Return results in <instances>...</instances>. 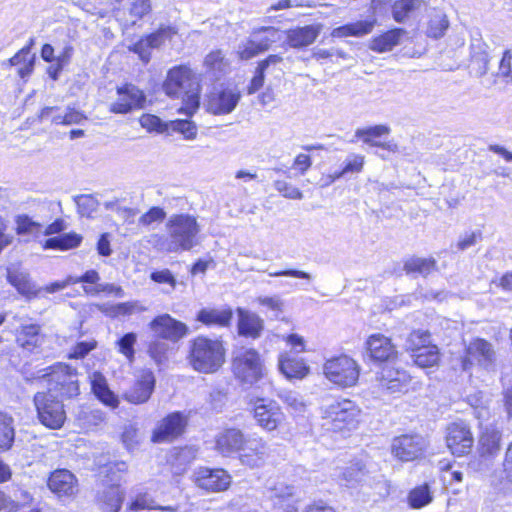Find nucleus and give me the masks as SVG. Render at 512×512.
<instances>
[{"mask_svg":"<svg viewBox=\"0 0 512 512\" xmlns=\"http://www.w3.org/2000/svg\"><path fill=\"white\" fill-rule=\"evenodd\" d=\"M166 236L159 240V247L167 253L191 251L199 245L201 226L197 218L188 213L171 215L165 224Z\"/></svg>","mask_w":512,"mask_h":512,"instance_id":"nucleus-1","label":"nucleus"},{"mask_svg":"<svg viewBox=\"0 0 512 512\" xmlns=\"http://www.w3.org/2000/svg\"><path fill=\"white\" fill-rule=\"evenodd\" d=\"M165 93L174 98H182L180 113L193 115L200 104V85L193 71L185 65L173 67L168 71L163 84Z\"/></svg>","mask_w":512,"mask_h":512,"instance_id":"nucleus-2","label":"nucleus"},{"mask_svg":"<svg viewBox=\"0 0 512 512\" xmlns=\"http://www.w3.org/2000/svg\"><path fill=\"white\" fill-rule=\"evenodd\" d=\"M225 355L226 350L220 339L198 336L190 341L188 362L197 372H217L225 362Z\"/></svg>","mask_w":512,"mask_h":512,"instance_id":"nucleus-3","label":"nucleus"},{"mask_svg":"<svg viewBox=\"0 0 512 512\" xmlns=\"http://www.w3.org/2000/svg\"><path fill=\"white\" fill-rule=\"evenodd\" d=\"M359 407L349 399L334 400L322 407L326 426L333 431H350L356 428L360 416Z\"/></svg>","mask_w":512,"mask_h":512,"instance_id":"nucleus-4","label":"nucleus"},{"mask_svg":"<svg viewBox=\"0 0 512 512\" xmlns=\"http://www.w3.org/2000/svg\"><path fill=\"white\" fill-rule=\"evenodd\" d=\"M232 371L241 383L253 385L265 376L266 367L258 351L241 348L234 354Z\"/></svg>","mask_w":512,"mask_h":512,"instance_id":"nucleus-5","label":"nucleus"},{"mask_svg":"<svg viewBox=\"0 0 512 512\" xmlns=\"http://www.w3.org/2000/svg\"><path fill=\"white\" fill-rule=\"evenodd\" d=\"M39 378H47L50 388L48 391L59 392L61 396L71 398L79 394L76 369L64 363H57L46 368Z\"/></svg>","mask_w":512,"mask_h":512,"instance_id":"nucleus-6","label":"nucleus"},{"mask_svg":"<svg viewBox=\"0 0 512 512\" xmlns=\"http://www.w3.org/2000/svg\"><path fill=\"white\" fill-rule=\"evenodd\" d=\"M34 405L41 424L50 429H59L63 426L66 413L64 405L51 391L38 392L34 395Z\"/></svg>","mask_w":512,"mask_h":512,"instance_id":"nucleus-7","label":"nucleus"},{"mask_svg":"<svg viewBox=\"0 0 512 512\" xmlns=\"http://www.w3.org/2000/svg\"><path fill=\"white\" fill-rule=\"evenodd\" d=\"M359 372L358 364L346 355L330 359L324 365L326 377L342 387L355 385L359 378Z\"/></svg>","mask_w":512,"mask_h":512,"instance_id":"nucleus-8","label":"nucleus"},{"mask_svg":"<svg viewBox=\"0 0 512 512\" xmlns=\"http://www.w3.org/2000/svg\"><path fill=\"white\" fill-rule=\"evenodd\" d=\"M466 355L463 360V369L477 364L482 368L491 369L496 361V352L493 345L485 339L476 338L466 346Z\"/></svg>","mask_w":512,"mask_h":512,"instance_id":"nucleus-9","label":"nucleus"},{"mask_svg":"<svg viewBox=\"0 0 512 512\" xmlns=\"http://www.w3.org/2000/svg\"><path fill=\"white\" fill-rule=\"evenodd\" d=\"M149 328L155 337L172 343H176L188 333V326L169 314H162L155 317L149 323Z\"/></svg>","mask_w":512,"mask_h":512,"instance_id":"nucleus-10","label":"nucleus"},{"mask_svg":"<svg viewBox=\"0 0 512 512\" xmlns=\"http://www.w3.org/2000/svg\"><path fill=\"white\" fill-rule=\"evenodd\" d=\"M146 97L142 90L133 84L117 88V99L109 106V111L115 114H127L144 106Z\"/></svg>","mask_w":512,"mask_h":512,"instance_id":"nucleus-11","label":"nucleus"},{"mask_svg":"<svg viewBox=\"0 0 512 512\" xmlns=\"http://www.w3.org/2000/svg\"><path fill=\"white\" fill-rule=\"evenodd\" d=\"M474 439L470 428L464 422H455L448 426L446 444L455 456H463L470 453Z\"/></svg>","mask_w":512,"mask_h":512,"instance_id":"nucleus-12","label":"nucleus"},{"mask_svg":"<svg viewBox=\"0 0 512 512\" xmlns=\"http://www.w3.org/2000/svg\"><path fill=\"white\" fill-rule=\"evenodd\" d=\"M426 447L425 439L420 435H401L393 439L392 454L401 461H413L419 458Z\"/></svg>","mask_w":512,"mask_h":512,"instance_id":"nucleus-13","label":"nucleus"},{"mask_svg":"<svg viewBox=\"0 0 512 512\" xmlns=\"http://www.w3.org/2000/svg\"><path fill=\"white\" fill-rule=\"evenodd\" d=\"M231 476L224 469H210L201 467L194 473V482L197 487L208 492H221L229 488Z\"/></svg>","mask_w":512,"mask_h":512,"instance_id":"nucleus-14","label":"nucleus"},{"mask_svg":"<svg viewBox=\"0 0 512 512\" xmlns=\"http://www.w3.org/2000/svg\"><path fill=\"white\" fill-rule=\"evenodd\" d=\"M366 350L370 359L374 362L392 363L398 357L396 346L391 339L383 334H372L365 343Z\"/></svg>","mask_w":512,"mask_h":512,"instance_id":"nucleus-15","label":"nucleus"},{"mask_svg":"<svg viewBox=\"0 0 512 512\" xmlns=\"http://www.w3.org/2000/svg\"><path fill=\"white\" fill-rule=\"evenodd\" d=\"M254 418L267 431L275 430L284 420V414L275 401L257 399L254 404Z\"/></svg>","mask_w":512,"mask_h":512,"instance_id":"nucleus-16","label":"nucleus"},{"mask_svg":"<svg viewBox=\"0 0 512 512\" xmlns=\"http://www.w3.org/2000/svg\"><path fill=\"white\" fill-rule=\"evenodd\" d=\"M391 132V128L385 124H378L374 126L358 128L355 130L354 137L358 140H362L363 143L371 146L378 147L389 152H397L398 145L393 141L382 142L377 140L382 136H387Z\"/></svg>","mask_w":512,"mask_h":512,"instance_id":"nucleus-17","label":"nucleus"},{"mask_svg":"<svg viewBox=\"0 0 512 512\" xmlns=\"http://www.w3.org/2000/svg\"><path fill=\"white\" fill-rule=\"evenodd\" d=\"M240 100V93L235 89H221L213 91L207 101V109L215 115L231 113Z\"/></svg>","mask_w":512,"mask_h":512,"instance_id":"nucleus-18","label":"nucleus"},{"mask_svg":"<svg viewBox=\"0 0 512 512\" xmlns=\"http://www.w3.org/2000/svg\"><path fill=\"white\" fill-rule=\"evenodd\" d=\"M186 426V419L180 412H174L165 417L154 430L153 442H167L180 436Z\"/></svg>","mask_w":512,"mask_h":512,"instance_id":"nucleus-19","label":"nucleus"},{"mask_svg":"<svg viewBox=\"0 0 512 512\" xmlns=\"http://www.w3.org/2000/svg\"><path fill=\"white\" fill-rule=\"evenodd\" d=\"M155 387L154 374L143 371L137 381L125 393L124 398L132 404H142L149 400Z\"/></svg>","mask_w":512,"mask_h":512,"instance_id":"nucleus-20","label":"nucleus"},{"mask_svg":"<svg viewBox=\"0 0 512 512\" xmlns=\"http://www.w3.org/2000/svg\"><path fill=\"white\" fill-rule=\"evenodd\" d=\"M377 381L381 388L391 393L401 392L410 382V376L403 369L385 366L377 374Z\"/></svg>","mask_w":512,"mask_h":512,"instance_id":"nucleus-21","label":"nucleus"},{"mask_svg":"<svg viewBox=\"0 0 512 512\" xmlns=\"http://www.w3.org/2000/svg\"><path fill=\"white\" fill-rule=\"evenodd\" d=\"M241 450V462L244 465L254 468L263 463L268 447L262 438L251 436L249 438H245V442Z\"/></svg>","mask_w":512,"mask_h":512,"instance_id":"nucleus-22","label":"nucleus"},{"mask_svg":"<svg viewBox=\"0 0 512 512\" xmlns=\"http://www.w3.org/2000/svg\"><path fill=\"white\" fill-rule=\"evenodd\" d=\"M322 30L321 24L296 27L286 31V41L291 48L300 49L311 45Z\"/></svg>","mask_w":512,"mask_h":512,"instance_id":"nucleus-23","label":"nucleus"},{"mask_svg":"<svg viewBox=\"0 0 512 512\" xmlns=\"http://www.w3.org/2000/svg\"><path fill=\"white\" fill-rule=\"evenodd\" d=\"M123 500L124 491L119 485L105 486L96 496V503L102 512H119Z\"/></svg>","mask_w":512,"mask_h":512,"instance_id":"nucleus-24","label":"nucleus"},{"mask_svg":"<svg viewBox=\"0 0 512 512\" xmlns=\"http://www.w3.org/2000/svg\"><path fill=\"white\" fill-rule=\"evenodd\" d=\"M76 478L68 470H56L48 479L49 489L59 496H71L76 491Z\"/></svg>","mask_w":512,"mask_h":512,"instance_id":"nucleus-25","label":"nucleus"},{"mask_svg":"<svg viewBox=\"0 0 512 512\" xmlns=\"http://www.w3.org/2000/svg\"><path fill=\"white\" fill-rule=\"evenodd\" d=\"M7 281L27 299L36 298L42 291L32 282L27 272L18 269L7 270Z\"/></svg>","mask_w":512,"mask_h":512,"instance_id":"nucleus-26","label":"nucleus"},{"mask_svg":"<svg viewBox=\"0 0 512 512\" xmlns=\"http://www.w3.org/2000/svg\"><path fill=\"white\" fill-rule=\"evenodd\" d=\"M245 442L241 430L230 428L221 432L216 438V449L224 456H228L242 449Z\"/></svg>","mask_w":512,"mask_h":512,"instance_id":"nucleus-27","label":"nucleus"},{"mask_svg":"<svg viewBox=\"0 0 512 512\" xmlns=\"http://www.w3.org/2000/svg\"><path fill=\"white\" fill-rule=\"evenodd\" d=\"M91 388L94 395L106 406L115 409L119 405L117 395L109 388L104 375L100 372H93L90 376Z\"/></svg>","mask_w":512,"mask_h":512,"instance_id":"nucleus-28","label":"nucleus"},{"mask_svg":"<svg viewBox=\"0 0 512 512\" xmlns=\"http://www.w3.org/2000/svg\"><path fill=\"white\" fill-rule=\"evenodd\" d=\"M278 362L279 370L288 379H302L309 373V367L303 359L288 353L281 354Z\"/></svg>","mask_w":512,"mask_h":512,"instance_id":"nucleus-29","label":"nucleus"},{"mask_svg":"<svg viewBox=\"0 0 512 512\" xmlns=\"http://www.w3.org/2000/svg\"><path fill=\"white\" fill-rule=\"evenodd\" d=\"M238 314L239 334L245 337H251L253 339L260 337V334L264 328L263 320L255 313H251L240 308L238 309Z\"/></svg>","mask_w":512,"mask_h":512,"instance_id":"nucleus-30","label":"nucleus"},{"mask_svg":"<svg viewBox=\"0 0 512 512\" xmlns=\"http://www.w3.org/2000/svg\"><path fill=\"white\" fill-rule=\"evenodd\" d=\"M471 69L477 77L485 75L489 69L490 57L488 46L480 39L473 40L471 43Z\"/></svg>","mask_w":512,"mask_h":512,"instance_id":"nucleus-31","label":"nucleus"},{"mask_svg":"<svg viewBox=\"0 0 512 512\" xmlns=\"http://www.w3.org/2000/svg\"><path fill=\"white\" fill-rule=\"evenodd\" d=\"M205 71L215 79L225 75L230 68V63L222 50L216 49L208 53L203 62Z\"/></svg>","mask_w":512,"mask_h":512,"instance_id":"nucleus-32","label":"nucleus"},{"mask_svg":"<svg viewBox=\"0 0 512 512\" xmlns=\"http://www.w3.org/2000/svg\"><path fill=\"white\" fill-rule=\"evenodd\" d=\"M233 313L230 308L216 309V308H203L201 309L196 319L207 326H228Z\"/></svg>","mask_w":512,"mask_h":512,"instance_id":"nucleus-33","label":"nucleus"},{"mask_svg":"<svg viewBox=\"0 0 512 512\" xmlns=\"http://www.w3.org/2000/svg\"><path fill=\"white\" fill-rule=\"evenodd\" d=\"M376 23V20H363L355 23L346 24L337 28H334L331 32V36L334 38H343L348 36L360 37L370 33Z\"/></svg>","mask_w":512,"mask_h":512,"instance_id":"nucleus-34","label":"nucleus"},{"mask_svg":"<svg viewBox=\"0 0 512 512\" xmlns=\"http://www.w3.org/2000/svg\"><path fill=\"white\" fill-rule=\"evenodd\" d=\"M501 433L493 427H486L479 439L481 456H493L500 450Z\"/></svg>","mask_w":512,"mask_h":512,"instance_id":"nucleus-35","label":"nucleus"},{"mask_svg":"<svg viewBox=\"0 0 512 512\" xmlns=\"http://www.w3.org/2000/svg\"><path fill=\"white\" fill-rule=\"evenodd\" d=\"M16 342L28 351H32L41 343L40 326L37 324L22 325L17 333Z\"/></svg>","mask_w":512,"mask_h":512,"instance_id":"nucleus-36","label":"nucleus"},{"mask_svg":"<svg viewBox=\"0 0 512 512\" xmlns=\"http://www.w3.org/2000/svg\"><path fill=\"white\" fill-rule=\"evenodd\" d=\"M405 33V30L401 28L392 29L383 35L374 38L371 42L370 48L380 53L390 51L399 44L401 37Z\"/></svg>","mask_w":512,"mask_h":512,"instance_id":"nucleus-37","label":"nucleus"},{"mask_svg":"<svg viewBox=\"0 0 512 512\" xmlns=\"http://www.w3.org/2000/svg\"><path fill=\"white\" fill-rule=\"evenodd\" d=\"M282 61V57L276 54L269 55L265 60L261 61L255 71V75L250 81L247 88L248 94H254L264 85V73L270 65H276Z\"/></svg>","mask_w":512,"mask_h":512,"instance_id":"nucleus-38","label":"nucleus"},{"mask_svg":"<svg viewBox=\"0 0 512 512\" xmlns=\"http://www.w3.org/2000/svg\"><path fill=\"white\" fill-rule=\"evenodd\" d=\"M424 5L423 0H398L392 7L393 18L396 22H404Z\"/></svg>","mask_w":512,"mask_h":512,"instance_id":"nucleus-39","label":"nucleus"},{"mask_svg":"<svg viewBox=\"0 0 512 512\" xmlns=\"http://www.w3.org/2000/svg\"><path fill=\"white\" fill-rule=\"evenodd\" d=\"M82 241V236L70 232L58 235L56 237L49 238L45 241L43 248L44 249H59V250H68L75 247H78Z\"/></svg>","mask_w":512,"mask_h":512,"instance_id":"nucleus-40","label":"nucleus"},{"mask_svg":"<svg viewBox=\"0 0 512 512\" xmlns=\"http://www.w3.org/2000/svg\"><path fill=\"white\" fill-rule=\"evenodd\" d=\"M415 364L421 368H429L436 365L439 361V350L435 345H427L417 349L412 354Z\"/></svg>","mask_w":512,"mask_h":512,"instance_id":"nucleus-41","label":"nucleus"},{"mask_svg":"<svg viewBox=\"0 0 512 512\" xmlns=\"http://www.w3.org/2000/svg\"><path fill=\"white\" fill-rule=\"evenodd\" d=\"M170 351V344L166 340L157 337L148 346V354L158 366L165 365L168 362Z\"/></svg>","mask_w":512,"mask_h":512,"instance_id":"nucleus-42","label":"nucleus"},{"mask_svg":"<svg viewBox=\"0 0 512 512\" xmlns=\"http://www.w3.org/2000/svg\"><path fill=\"white\" fill-rule=\"evenodd\" d=\"M15 437L14 419L0 412V448L8 450L12 447Z\"/></svg>","mask_w":512,"mask_h":512,"instance_id":"nucleus-43","label":"nucleus"},{"mask_svg":"<svg viewBox=\"0 0 512 512\" xmlns=\"http://www.w3.org/2000/svg\"><path fill=\"white\" fill-rule=\"evenodd\" d=\"M435 265L436 262L434 259L413 257L405 262L404 270L407 274L418 273L422 276H426L435 269Z\"/></svg>","mask_w":512,"mask_h":512,"instance_id":"nucleus-44","label":"nucleus"},{"mask_svg":"<svg viewBox=\"0 0 512 512\" xmlns=\"http://www.w3.org/2000/svg\"><path fill=\"white\" fill-rule=\"evenodd\" d=\"M252 35L260 45V49L264 52L268 50L273 43L279 40V30L271 26L254 29Z\"/></svg>","mask_w":512,"mask_h":512,"instance_id":"nucleus-45","label":"nucleus"},{"mask_svg":"<svg viewBox=\"0 0 512 512\" xmlns=\"http://www.w3.org/2000/svg\"><path fill=\"white\" fill-rule=\"evenodd\" d=\"M449 27V21L447 16L441 11H435L433 15H431L430 20L428 22L427 27V35L429 37L438 39L445 34V31Z\"/></svg>","mask_w":512,"mask_h":512,"instance_id":"nucleus-46","label":"nucleus"},{"mask_svg":"<svg viewBox=\"0 0 512 512\" xmlns=\"http://www.w3.org/2000/svg\"><path fill=\"white\" fill-rule=\"evenodd\" d=\"M177 132L183 135L187 140H193L197 136V126L190 120L177 119L168 122V132Z\"/></svg>","mask_w":512,"mask_h":512,"instance_id":"nucleus-47","label":"nucleus"},{"mask_svg":"<svg viewBox=\"0 0 512 512\" xmlns=\"http://www.w3.org/2000/svg\"><path fill=\"white\" fill-rule=\"evenodd\" d=\"M73 199L77 205L78 213L82 217L89 218L98 209L99 202L93 195H77Z\"/></svg>","mask_w":512,"mask_h":512,"instance_id":"nucleus-48","label":"nucleus"},{"mask_svg":"<svg viewBox=\"0 0 512 512\" xmlns=\"http://www.w3.org/2000/svg\"><path fill=\"white\" fill-rule=\"evenodd\" d=\"M279 398L283 401L284 404L291 410L292 413H303L306 409V404L301 397L295 391L283 390L278 394Z\"/></svg>","mask_w":512,"mask_h":512,"instance_id":"nucleus-49","label":"nucleus"},{"mask_svg":"<svg viewBox=\"0 0 512 512\" xmlns=\"http://www.w3.org/2000/svg\"><path fill=\"white\" fill-rule=\"evenodd\" d=\"M409 504L413 508H422L432 501L428 485H422L413 489L408 496Z\"/></svg>","mask_w":512,"mask_h":512,"instance_id":"nucleus-50","label":"nucleus"},{"mask_svg":"<svg viewBox=\"0 0 512 512\" xmlns=\"http://www.w3.org/2000/svg\"><path fill=\"white\" fill-rule=\"evenodd\" d=\"M430 344V333L425 330L412 331L405 343L407 350L411 351L412 354L417 352V349Z\"/></svg>","mask_w":512,"mask_h":512,"instance_id":"nucleus-51","label":"nucleus"},{"mask_svg":"<svg viewBox=\"0 0 512 512\" xmlns=\"http://www.w3.org/2000/svg\"><path fill=\"white\" fill-rule=\"evenodd\" d=\"M365 157L360 154H350L346 160L343 169L336 173L334 179L341 178L348 173H359L362 171Z\"/></svg>","mask_w":512,"mask_h":512,"instance_id":"nucleus-52","label":"nucleus"},{"mask_svg":"<svg viewBox=\"0 0 512 512\" xmlns=\"http://www.w3.org/2000/svg\"><path fill=\"white\" fill-rule=\"evenodd\" d=\"M496 76L503 83L512 84V51L510 49H506L503 52Z\"/></svg>","mask_w":512,"mask_h":512,"instance_id":"nucleus-53","label":"nucleus"},{"mask_svg":"<svg viewBox=\"0 0 512 512\" xmlns=\"http://www.w3.org/2000/svg\"><path fill=\"white\" fill-rule=\"evenodd\" d=\"M176 34V31L171 26H162L156 32L151 33L144 37L149 46L152 49L160 47L166 39L171 38L172 35Z\"/></svg>","mask_w":512,"mask_h":512,"instance_id":"nucleus-54","label":"nucleus"},{"mask_svg":"<svg viewBox=\"0 0 512 512\" xmlns=\"http://www.w3.org/2000/svg\"><path fill=\"white\" fill-rule=\"evenodd\" d=\"M121 438L125 447L132 450L140 443L142 434L135 424L129 423L124 426Z\"/></svg>","mask_w":512,"mask_h":512,"instance_id":"nucleus-55","label":"nucleus"},{"mask_svg":"<svg viewBox=\"0 0 512 512\" xmlns=\"http://www.w3.org/2000/svg\"><path fill=\"white\" fill-rule=\"evenodd\" d=\"M364 475L365 466L361 462H356L341 472V478L345 481L346 485H353L361 481Z\"/></svg>","mask_w":512,"mask_h":512,"instance_id":"nucleus-56","label":"nucleus"},{"mask_svg":"<svg viewBox=\"0 0 512 512\" xmlns=\"http://www.w3.org/2000/svg\"><path fill=\"white\" fill-rule=\"evenodd\" d=\"M140 125L147 129L149 132L155 131L158 133L168 132V122H162V120L152 114H144L139 119Z\"/></svg>","mask_w":512,"mask_h":512,"instance_id":"nucleus-57","label":"nucleus"},{"mask_svg":"<svg viewBox=\"0 0 512 512\" xmlns=\"http://www.w3.org/2000/svg\"><path fill=\"white\" fill-rule=\"evenodd\" d=\"M137 336L135 333H126L117 341L119 351L131 362L134 359L135 350L134 345L136 343Z\"/></svg>","mask_w":512,"mask_h":512,"instance_id":"nucleus-58","label":"nucleus"},{"mask_svg":"<svg viewBox=\"0 0 512 512\" xmlns=\"http://www.w3.org/2000/svg\"><path fill=\"white\" fill-rule=\"evenodd\" d=\"M151 11V2L150 0H129V14L134 19L132 23L134 24L137 20L143 18L145 15L150 13Z\"/></svg>","mask_w":512,"mask_h":512,"instance_id":"nucleus-59","label":"nucleus"},{"mask_svg":"<svg viewBox=\"0 0 512 512\" xmlns=\"http://www.w3.org/2000/svg\"><path fill=\"white\" fill-rule=\"evenodd\" d=\"M17 234H34L38 233L41 230V225L35 221H33L27 215H21L17 217Z\"/></svg>","mask_w":512,"mask_h":512,"instance_id":"nucleus-60","label":"nucleus"},{"mask_svg":"<svg viewBox=\"0 0 512 512\" xmlns=\"http://www.w3.org/2000/svg\"><path fill=\"white\" fill-rule=\"evenodd\" d=\"M262 52L264 51L260 49V45L254 38L239 45L238 47V55L242 60H249Z\"/></svg>","mask_w":512,"mask_h":512,"instance_id":"nucleus-61","label":"nucleus"},{"mask_svg":"<svg viewBox=\"0 0 512 512\" xmlns=\"http://www.w3.org/2000/svg\"><path fill=\"white\" fill-rule=\"evenodd\" d=\"M97 347L95 340L78 342L69 352L70 359H83L89 352Z\"/></svg>","mask_w":512,"mask_h":512,"instance_id":"nucleus-62","label":"nucleus"},{"mask_svg":"<svg viewBox=\"0 0 512 512\" xmlns=\"http://www.w3.org/2000/svg\"><path fill=\"white\" fill-rule=\"evenodd\" d=\"M274 187L285 198L298 200L303 198V193L297 187L286 181L277 180L274 182Z\"/></svg>","mask_w":512,"mask_h":512,"instance_id":"nucleus-63","label":"nucleus"},{"mask_svg":"<svg viewBox=\"0 0 512 512\" xmlns=\"http://www.w3.org/2000/svg\"><path fill=\"white\" fill-rule=\"evenodd\" d=\"M166 218V212L161 207H152L139 218V224L149 226L155 222H162Z\"/></svg>","mask_w":512,"mask_h":512,"instance_id":"nucleus-64","label":"nucleus"}]
</instances>
